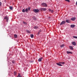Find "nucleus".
<instances>
[{
    "label": "nucleus",
    "mask_w": 77,
    "mask_h": 77,
    "mask_svg": "<svg viewBox=\"0 0 77 77\" xmlns=\"http://www.w3.org/2000/svg\"><path fill=\"white\" fill-rule=\"evenodd\" d=\"M33 11L35 12V13H38V12H39V10L38 9H33Z\"/></svg>",
    "instance_id": "f257e3e1"
},
{
    "label": "nucleus",
    "mask_w": 77,
    "mask_h": 77,
    "mask_svg": "<svg viewBox=\"0 0 77 77\" xmlns=\"http://www.w3.org/2000/svg\"><path fill=\"white\" fill-rule=\"evenodd\" d=\"M42 6H44V7H47V5L46 3H43L42 4Z\"/></svg>",
    "instance_id": "f03ea898"
},
{
    "label": "nucleus",
    "mask_w": 77,
    "mask_h": 77,
    "mask_svg": "<svg viewBox=\"0 0 77 77\" xmlns=\"http://www.w3.org/2000/svg\"><path fill=\"white\" fill-rule=\"evenodd\" d=\"M66 23V22L65 21H62V22H61V23H60V25H62L63 24H65Z\"/></svg>",
    "instance_id": "7ed1b4c3"
},
{
    "label": "nucleus",
    "mask_w": 77,
    "mask_h": 77,
    "mask_svg": "<svg viewBox=\"0 0 77 77\" xmlns=\"http://www.w3.org/2000/svg\"><path fill=\"white\" fill-rule=\"evenodd\" d=\"M4 19L5 20H6V21L7 22H8V20H9V18L7 16H6L4 18Z\"/></svg>",
    "instance_id": "20e7f679"
},
{
    "label": "nucleus",
    "mask_w": 77,
    "mask_h": 77,
    "mask_svg": "<svg viewBox=\"0 0 77 77\" xmlns=\"http://www.w3.org/2000/svg\"><path fill=\"white\" fill-rule=\"evenodd\" d=\"M66 22L67 23H71V20H66Z\"/></svg>",
    "instance_id": "39448f33"
},
{
    "label": "nucleus",
    "mask_w": 77,
    "mask_h": 77,
    "mask_svg": "<svg viewBox=\"0 0 77 77\" xmlns=\"http://www.w3.org/2000/svg\"><path fill=\"white\" fill-rule=\"evenodd\" d=\"M76 19V18L75 17H72L71 19V20L72 21H75V19Z\"/></svg>",
    "instance_id": "423d86ee"
},
{
    "label": "nucleus",
    "mask_w": 77,
    "mask_h": 77,
    "mask_svg": "<svg viewBox=\"0 0 77 77\" xmlns=\"http://www.w3.org/2000/svg\"><path fill=\"white\" fill-rule=\"evenodd\" d=\"M41 10L42 11H47V9L45 8H41Z\"/></svg>",
    "instance_id": "0eeeda50"
},
{
    "label": "nucleus",
    "mask_w": 77,
    "mask_h": 77,
    "mask_svg": "<svg viewBox=\"0 0 77 77\" xmlns=\"http://www.w3.org/2000/svg\"><path fill=\"white\" fill-rule=\"evenodd\" d=\"M57 65L58 66H62V65L58 63H57Z\"/></svg>",
    "instance_id": "6e6552de"
},
{
    "label": "nucleus",
    "mask_w": 77,
    "mask_h": 77,
    "mask_svg": "<svg viewBox=\"0 0 77 77\" xmlns=\"http://www.w3.org/2000/svg\"><path fill=\"white\" fill-rule=\"evenodd\" d=\"M34 29H37L38 28V26H34L33 27Z\"/></svg>",
    "instance_id": "1a4fd4ad"
},
{
    "label": "nucleus",
    "mask_w": 77,
    "mask_h": 77,
    "mask_svg": "<svg viewBox=\"0 0 77 77\" xmlns=\"http://www.w3.org/2000/svg\"><path fill=\"white\" fill-rule=\"evenodd\" d=\"M42 59V57L41 58H39L38 60V62H41Z\"/></svg>",
    "instance_id": "9d476101"
},
{
    "label": "nucleus",
    "mask_w": 77,
    "mask_h": 77,
    "mask_svg": "<svg viewBox=\"0 0 77 77\" xmlns=\"http://www.w3.org/2000/svg\"><path fill=\"white\" fill-rule=\"evenodd\" d=\"M71 27H72V28H74V27H75V25H71L70 26Z\"/></svg>",
    "instance_id": "9b49d317"
},
{
    "label": "nucleus",
    "mask_w": 77,
    "mask_h": 77,
    "mask_svg": "<svg viewBox=\"0 0 77 77\" xmlns=\"http://www.w3.org/2000/svg\"><path fill=\"white\" fill-rule=\"evenodd\" d=\"M67 54H72V53L71 52H69L68 51H67Z\"/></svg>",
    "instance_id": "f8f14e48"
},
{
    "label": "nucleus",
    "mask_w": 77,
    "mask_h": 77,
    "mask_svg": "<svg viewBox=\"0 0 77 77\" xmlns=\"http://www.w3.org/2000/svg\"><path fill=\"white\" fill-rule=\"evenodd\" d=\"M26 31L27 33H31V32L30 31L27 29L26 30Z\"/></svg>",
    "instance_id": "ddd939ff"
},
{
    "label": "nucleus",
    "mask_w": 77,
    "mask_h": 77,
    "mask_svg": "<svg viewBox=\"0 0 77 77\" xmlns=\"http://www.w3.org/2000/svg\"><path fill=\"white\" fill-rule=\"evenodd\" d=\"M72 44L73 45H76V43L75 42H72Z\"/></svg>",
    "instance_id": "4468645a"
},
{
    "label": "nucleus",
    "mask_w": 77,
    "mask_h": 77,
    "mask_svg": "<svg viewBox=\"0 0 77 77\" xmlns=\"http://www.w3.org/2000/svg\"><path fill=\"white\" fill-rule=\"evenodd\" d=\"M69 47L70 50H73V47L72 46H69Z\"/></svg>",
    "instance_id": "2eb2a0df"
},
{
    "label": "nucleus",
    "mask_w": 77,
    "mask_h": 77,
    "mask_svg": "<svg viewBox=\"0 0 77 77\" xmlns=\"http://www.w3.org/2000/svg\"><path fill=\"white\" fill-rule=\"evenodd\" d=\"M9 9H10V10H12V9H13V7H12L11 6L9 7Z\"/></svg>",
    "instance_id": "dca6fc26"
},
{
    "label": "nucleus",
    "mask_w": 77,
    "mask_h": 77,
    "mask_svg": "<svg viewBox=\"0 0 77 77\" xmlns=\"http://www.w3.org/2000/svg\"><path fill=\"white\" fill-rule=\"evenodd\" d=\"M32 18L34 20H36V18L35 17V16H33V17H32Z\"/></svg>",
    "instance_id": "f3484780"
},
{
    "label": "nucleus",
    "mask_w": 77,
    "mask_h": 77,
    "mask_svg": "<svg viewBox=\"0 0 77 77\" xmlns=\"http://www.w3.org/2000/svg\"><path fill=\"white\" fill-rule=\"evenodd\" d=\"M59 63H60L61 64H65V62H59Z\"/></svg>",
    "instance_id": "a211bd4d"
},
{
    "label": "nucleus",
    "mask_w": 77,
    "mask_h": 77,
    "mask_svg": "<svg viewBox=\"0 0 77 77\" xmlns=\"http://www.w3.org/2000/svg\"><path fill=\"white\" fill-rule=\"evenodd\" d=\"M17 77H22L20 75V74L19 73L18 76Z\"/></svg>",
    "instance_id": "6ab92c4d"
},
{
    "label": "nucleus",
    "mask_w": 77,
    "mask_h": 77,
    "mask_svg": "<svg viewBox=\"0 0 77 77\" xmlns=\"http://www.w3.org/2000/svg\"><path fill=\"white\" fill-rule=\"evenodd\" d=\"M30 36H31V38H33V36H34L33 35V34L31 35Z\"/></svg>",
    "instance_id": "aec40b11"
},
{
    "label": "nucleus",
    "mask_w": 77,
    "mask_h": 77,
    "mask_svg": "<svg viewBox=\"0 0 77 77\" xmlns=\"http://www.w3.org/2000/svg\"><path fill=\"white\" fill-rule=\"evenodd\" d=\"M64 47V45L63 44L62 45L60 46V47H61V48H62V47Z\"/></svg>",
    "instance_id": "412c9836"
},
{
    "label": "nucleus",
    "mask_w": 77,
    "mask_h": 77,
    "mask_svg": "<svg viewBox=\"0 0 77 77\" xmlns=\"http://www.w3.org/2000/svg\"><path fill=\"white\" fill-rule=\"evenodd\" d=\"M14 36L15 37V38H17V35H16V34H15L14 35Z\"/></svg>",
    "instance_id": "4be33fe9"
},
{
    "label": "nucleus",
    "mask_w": 77,
    "mask_h": 77,
    "mask_svg": "<svg viewBox=\"0 0 77 77\" xmlns=\"http://www.w3.org/2000/svg\"><path fill=\"white\" fill-rule=\"evenodd\" d=\"M25 11L26 12H28V9L26 8Z\"/></svg>",
    "instance_id": "5701e85b"
},
{
    "label": "nucleus",
    "mask_w": 77,
    "mask_h": 77,
    "mask_svg": "<svg viewBox=\"0 0 77 77\" xmlns=\"http://www.w3.org/2000/svg\"><path fill=\"white\" fill-rule=\"evenodd\" d=\"M73 38H75V39H77V36H73Z\"/></svg>",
    "instance_id": "b1692460"
},
{
    "label": "nucleus",
    "mask_w": 77,
    "mask_h": 77,
    "mask_svg": "<svg viewBox=\"0 0 77 77\" xmlns=\"http://www.w3.org/2000/svg\"><path fill=\"white\" fill-rule=\"evenodd\" d=\"M23 23L24 24H25V25L27 24V23L26 22H25L23 21Z\"/></svg>",
    "instance_id": "393cba45"
},
{
    "label": "nucleus",
    "mask_w": 77,
    "mask_h": 77,
    "mask_svg": "<svg viewBox=\"0 0 77 77\" xmlns=\"http://www.w3.org/2000/svg\"><path fill=\"white\" fill-rule=\"evenodd\" d=\"M65 1H66V2H70V1H69V0H65Z\"/></svg>",
    "instance_id": "a878e982"
},
{
    "label": "nucleus",
    "mask_w": 77,
    "mask_h": 77,
    "mask_svg": "<svg viewBox=\"0 0 77 77\" xmlns=\"http://www.w3.org/2000/svg\"><path fill=\"white\" fill-rule=\"evenodd\" d=\"M22 12H25V10L24 9H23V10H22Z\"/></svg>",
    "instance_id": "bb28decb"
},
{
    "label": "nucleus",
    "mask_w": 77,
    "mask_h": 77,
    "mask_svg": "<svg viewBox=\"0 0 77 77\" xmlns=\"http://www.w3.org/2000/svg\"><path fill=\"white\" fill-rule=\"evenodd\" d=\"M53 12H54V11H53V10H51V12H52V13H53Z\"/></svg>",
    "instance_id": "cd10ccee"
},
{
    "label": "nucleus",
    "mask_w": 77,
    "mask_h": 77,
    "mask_svg": "<svg viewBox=\"0 0 77 77\" xmlns=\"http://www.w3.org/2000/svg\"><path fill=\"white\" fill-rule=\"evenodd\" d=\"M2 5V2H0V6H1V5Z\"/></svg>",
    "instance_id": "c85d7f7f"
},
{
    "label": "nucleus",
    "mask_w": 77,
    "mask_h": 77,
    "mask_svg": "<svg viewBox=\"0 0 77 77\" xmlns=\"http://www.w3.org/2000/svg\"><path fill=\"white\" fill-rule=\"evenodd\" d=\"M28 10H29V11L30 10V8L29 7V8H28Z\"/></svg>",
    "instance_id": "c756f323"
},
{
    "label": "nucleus",
    "mask_w": 77,
    "mask_h": 77,
    "mask_svg": "<svg viewBox=\"0 0 77 77\" xmlns=\"http://www.w3.org/2000/svg\"><path fill=\"white\" fill-rule=\"evenodd\" d=\"M51 9H49V11L50 12H51Z\"/></svg>",
    "instance_id": "7c9ffc66"
},
{
    "label": "nucleus",
    "mask_w": 77,
    "mask_h": 77,
    "mask_svg": "<svg viewBox=\"0 0 77 77\" xmlns=\"http://www.w3.org/2000/svg\"><path fill=\"white\" fill-rule=\"evenodd\" d=\"M12 62L13 63H14V61H12Z\"/></svg>",
    "instance_id": "2f4dec72"
},
{
    "label": "nucleus",
    "mask_w": 77,
    "mask_h": 77,
    "mask_svg": "<svg viewBox=\"0 0 77 77\" xmlns=\"http://www.w3.org/2000/svg\"><path fill=\"white\" fill-rule=\"evenodd\" d=\"M48 18L49 19H50V18H51L50 17H48Z\"/></svg>",
    "instance_id": "473e14b6"
},
{
    "label": "nucleus",
    "mask_w": 77,
    "mask_h": 77,
    "mask_svg": "<svg viewBox=\"0 0 77 77\" xmlns=\"http://www.w3.org/2000/svg\"><path fill=\"white\" fill-rule=\"evenodd\" d=\"M39 32H38V35H39Z\"/></svg>",
    "instance_id": "72a5a7b5"
},
{
    "label": "nucleus",
    "mask_w": 77,
    "mask_h": 77,
    "mask_svg": "<svg viewBox=\"0 0 77 77\" xmlns=\"http://www.w3.org/2000/svg\"><path fill=\"white\" fill-rule=\"evenodd\" d=\"M14 74H16V72H14Z\"/></svg>",
    "instance_id": "f704fd0d"
}]
</instances>
